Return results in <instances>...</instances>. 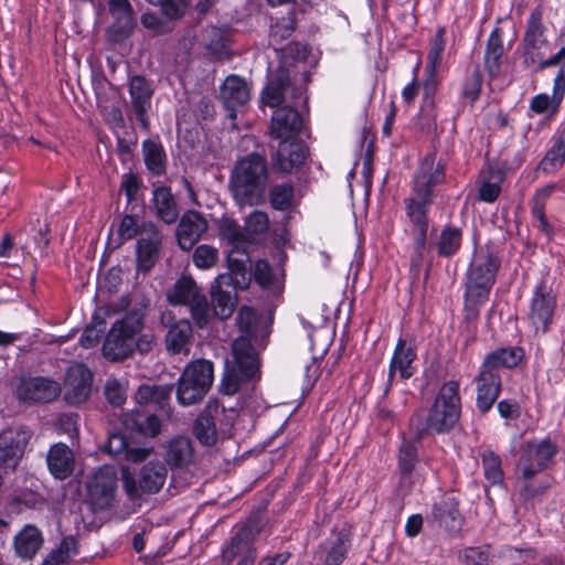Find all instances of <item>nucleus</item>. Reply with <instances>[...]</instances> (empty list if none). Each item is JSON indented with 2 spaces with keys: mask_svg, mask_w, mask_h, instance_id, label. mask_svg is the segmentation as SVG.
I'll return each mask as SVG.
<instances>
[{
  "mask_svg": "<svg viewBox=\"0 0 565 565\" xmlns=\"http://www.w3.org/2000/svg\"><path fill=\"white\" fill-rule=\"evenodd\" d=\"M445 169L436 156L427 154L419 167L414 180L413 195L405 201L407 215L413 222L416 231V244L423 248L426 243L428 228L427 206L431 202V188L444 181Z\"/></svg>",
  "mask_w": 565,
  "mask_h": 565,
  "instance_id": "nucleus-1",
  "label": "nucleus"
},
{
  "mask_svg": "<svg viewBox=\"0 0 565 565\" xmlns=\"http://www.w3.org/2000/svg\"><path fill=\"white\" fill-rule=\"evenodd\" d=\"M500 260L489 250L473 253L465 280V312L467 320H476L480 307L488 300L495 282Z\"/></svg>",
  "mask_w": 565,
  "mask_h": 565,
  "instance_id": "nucleus-2",
  "label": "nucleus"
},
{
  "mask_svg": "<svg viewBox=\"0 0 565 565\" xmlns=\"http://www.w3.org/2000/svg\"><path fill=\"white\" fill-rule=\"evenodd\" d=\"M267 184L266 160L259 154L241 159L231 174V190L237 204H258Z\"/></svg>",
  "mask_w": 565,
  "mask_h": 565,
  "instance_id": "nucleus-3",
  "label": "nucleus"
},
{
  "mask_svg": "<svg viewBox=\"0 0 565 565\" xmlns=\"http://www.w3.org/2000/svg\"><path fill=\"white\" fill-rule=\"evenodd\" d=\"M233 361L226 362V369L221 382L223 394L232 396L245 383L254 381L258 374V360L247 339H236L232 344Z\"/></svg>",
  "mask_w": 565,
  "mask_h": 565,
  "instance_id": "nucleus-4",
  "label": "nucleus"
},
{
  "mask_svg": "<svg viewBox=\"0 0 565 565\" xmlns=\"http://www.w3.org/2000/svg\"><path fill=\"white\" fill-rule=\"evenodd\" d=\"M461 414V399L459 395V383L448 381L439 388L431 407L429 408L426 424L417 434L434 431L441 434L450 430L459 420Z\"/></svg>",
  "mask_w": 565,
  "mask_h": 565,
  "instance_id": "nucleus-5",
  "label": "nucleus"
},
{
  "mask_svg": "<svg viewBox=\"0 0 565 565\" xmlns=\"http://www.w3.org/2000/svg\"><path fill=\"white\" fill-rule=\"evenodd\" d=\"M143 317L129 312L114 322L103 344V354L110 361L128 358L135 351V337L141 333Z\"/></svg>",
  "mask_w": 565,
  "mask_h": 565,
  "instance_id": "nucleus-6",
  "label": "nucleus"
},
{
  "mask_svg": "<svg viewBox=\"0 0 565 565\" xmlns=\"http://www.w3.org/2000/svg\"><path fill=\"white\" fill-rule=\"evenodd\" d=\"M214 380L212 362L195 360L188 364L178 381L177 398L183 406L202 401L210 391Z\"/></svg>",
  "mask_w": 565,
  "mask_h": 565,
  "instance_id": "nucleus-7",
  "label": "nucleus"
},
{
  "mask_svg": "<svg viewBox=\"0 0 565 565\" xmlns=\"http://www.w3.org/2000/svg\"><path fill=\"white\" fill-rule=\"evenodd\" d=\"M168 478V469L160 460L146 462L136 479L128 470L122 471V487L131 499L140 498L142 494L158 493L164 486Z\"/></svg>",
  "mask_w": 565,
  "mask_h": 565,
  "instance_id": "nucleus-8",
  "label": "nucleus"
},
{
  "mask_svg": "<svg viewBox=\"0 0 565 565\" xmlns=\"http://www.w3.org/2000/svg\"><path fill=\"white\" fill-rule=\"evenodd\" d=\"M171 305H184L191 310V315L199 327L207 322L209 305L205 295L198 287L192 277H181L167 295Z\"/></svg>",
  "mask_w": 565,
  "mask_h": 565,
  "instance_id": "nucleus-9",
  "label": "nucleus"
},
{
  "mask_svg": "<svg viewBox=\"0 0 565 565\" xmlns=\"http://www.w3.org/2000/svg\"><path fill=\"white\" fill-rule=\"evenodd\" d=\"M117 471L104 465L95 470L86 482L87 499L94 509L103 510L114 501L117 490Z\"/></svg>",
  "mask_w": 565,
  "mask_h": 565,
  "instance_id": "nucleus-10",
  "label": "nucleus"
},
{
  "mask_svg": "<svg viewBox=\"0 0 565 565\" xmlns=\"http://www.w3.org/2000/svg\"><path fill=\"white\" fill-rule=\"evenodd\" d=\"M562 64L557 75L554 78L553 95L539 94L531 99V109L537 114L548 110H556L565 93V45L553 56L541 63V66Z\"/></svg>",
  "mask_w": 565,
  "mask_h": 565,
  "instance_id": "nucleus-11",
  "label": "nucleus"
},
{
  "mask_svg": "<svg viewBox=\"0 0 565 565\" xmlns=\"http://www.w3.org/2000/svg\"><path fill=\"white\" fill-rule=\"evenodd\" d=\"M31 431L24 427L8 428L0 433V468L14 469L24 454Z\"/></svg>",
  "mask_w": 565,
  "mask_h": 565,
  "instance_id": "nucleus-12",
  "label": "nucleus"
},
{
  "mask_svg": "<svg viewBox=\"0 0 565 565\" xmlns=\"http://www.w3.org/2000/svg\"><path fill=\"white\" fill-rule=\"evenodd\" d=\"M93 374L89 369L76 363L71 365L64 379V397L71 405L86 402L92 392Z\"/></svg>",
  "mask_w": 565,
  "mask_h": 565,
  "instance_id": "nucleus-13",
  "label": "nucleus"
},
{
  "mask_svg": "<svg viewBox=\"0 0 565 565\" xmlns=\"http://www.w3.org/2000/svg\"><path fill=\"white\" fill-rule=\"evenodd\" d=\"M162 323L168 328L164 344L170 354L189 355L193 330L189 320H174L171 312H164L161 317Z\"/></svg>",
  "mask_w": 565,
  "mask_h": 565,
  "instance_id": "nucleus-14",
  "label": "nucleus"
},
{
  "mask_svg": "<svg viewBox=\"0 0 565 565\" xmlns=\"http://www.w3.org/2000/svg\"><path fill=\"white\" fill-rule=\"evenodd\" d=\"M61 392L60 384L46 377L21 379L17 387V396L24 402L49 403Z\"/></svg>",
  "mask_w": 565,
  "mask_h": 565,
  "instance_id": "nucleus-15",
  "label": "nucleus"
},
{
  "mask_svg": "<svg viewBox=\"0 0 565 565\" xmlns=\"http://www.w3.org/2000/svg\"><path fill=\"white\" fill-rule=\"evenodd\" d=\"M235 287L231 274L216 276L211 287L213 311L221 320L230 318L236 306Z\"/></svg>",
  "mask_w": 565,
  "mask_h": 565,
  "instance_id": "nucleus-16",
  "label": "nucleus"
},
{
  "mask_svg": "<svg viewBox=\"0 0 565 565\" xmlns=\"http://www.w3.org/2000/svg\"><path fill=\"white\" fill-rule=\"evenodd\" d=\"M555 455V447L548 440L529 443L520 458V469L524 479L533 478L543 470L547 461Z\"/></svg>",
  "mask_w": 565,
  "mask_h": 565,
  "instance_id": "nucleus-17",
  "label": "nucleus"
},
{
  "mask_svg": "<svg viewBox=\"0 0 565 565\" xmlns=\"http://www.w3.org/2000/svg\"><path fill=\"white\" fill-rule=\"evenodd\" d=\"M477 407L487 413L491 409L501 391V376L494 369L482 363L476 379Z\"/></svg>",
  "mask_w": 565,
  "mask_h": 565,
  "instance_id": "nucleus-18",
  "label": "nucleus"
},
{
  "mask_svg": "<svg viewBox=\"0 0 565 565\" xmlns=\"http://www.w3.org/2000/svg\"><path fill=\"white\" fill-rule=\"evenodd\" d=\"M161 236L156 226L151 223L145 224L137 242L138 268L148 271L153 267L159 256Z\"/></svg>",
  "mask_w": 565,
  "mask_h": 565,
  "instance_id": "nucleus-19",
  "label": "nucleus"
},
{
  "mask_svg": "<svg viewBox=\"0 0 565 565\" xmlns=\"http://www.w3.org/2000/svg\"><path fill=\"white\" fill-rule=\"evenodd\" d=\"M209 224L202 214L195 211L185 212L177 228L178 245L183 250H190L207 231Z\"/></svg>",
  "mask_w": 565,
  "mask_h": 565,
  "instance_id": "nucleus-20",
  "label": "nucleus"
},
{
  "mask_svg": "<svg viewBox=\"0 0 565 565\" xmlns=\"http://www.w3.org/2000/svg\"><path fill=\"white\" fill-rule=\"evenodd\" d=\"M415 359L416 351L414 345L406 340L399 339L390 362L387 388L392 385L396 373L403 380L409 379L414 374L415 367L413 363Z\"/></svg>",
  "mask_w": 565,
  "mask_h": 565,
  "instance_id": "nucleus-21",
  "label": "nucleus"
},
{
  "mask_svg": "<svg viewBox=\"0 0 565 565\" xmlns=\"http://www.w3.org/2000/svg\"><path fill=\"white\" fill-rule=\"evenodd\" d=\"M249 86L239 76H227L223 85L221 86V99L226 109L230 110L228 116L231 119L236 118L235 109L237 107L244 106L249 100Z\"/></svg>",
  "mask_w": 565,
  "mask_h": 565,
  "instance_id": "nucleus-22",
  "label": "nucleus"
},
{
  "mask_svg": "<svg viewBox=\"0 0 565 565\" xmlns=\"http://www.w3.org/2000/svg\"><path fill=\"white\" fill-rule=\"evenodd\" d=\"M302 127V118L298 111L289 107L278 108L271 118L270 135L274 139H289L298 137Z\"/></svg>",
  "mask_w": 565,
  "mask_h": 565,
  "instance_id": "nucleus-23",
  "label": "nucleus"
},
{
  "mask_svg": "<svg viewBox=\"0 0 565 565\" xmlns=\"http://www.w3.org/2000/svg\"><path fill=\"white\" fill-rule=\"evenodd\" d=\"M554 312V299L550 292H545L539 287L531 300L527 320L535 330L546 331Z\"/></svg>",
  "mask_w": 565,
  "mask_h": 565,
  "instance_id": "nucleus-24",
  "label": "nucleus"
},
{
  "mask_svg": "<svg viewBox=\"0 0 565 565\" xmlns=\"http://www.w3.org/2000/svg\"><path fill=\"white\" fill-rule=\"evenodd\" d=\"M307 156V149L303 143L298 141V137L280 139L275 160L276 167L282 172H290L298 168Z\"/></svg>",
  "mask_w": 565,
  "mask_h": 565,
  "instance_id": "nucleus-25",
  "label": "nucleus"
},
{
  "mask_svg": "<svg viewBox=\"0 0 565 565\" xmlns=\"http://www.w3.org/2000/svg\"><path fill=\"white\" fill-rule=\"evenodd\" d=\"M44 542L42 532L32 524L24 525L13 537L15 554L24 559L33 558Z\"/></svg>",
  "mask_w": 565,
  "mask_h": 565,
  "instance_id": "nucleus-26",
  "label": "nucleus"
},
{
  "mask_svg": "<svg viewBox=\"0 0 565 565\" xmlns=\"http://www.w3.org/2000/svg\"><path fill=\"white\" fill-rule=\"evenodd\" d=\"M524 43L526 58H530L533 63L541 64L544 62L541 49L545 46V40L543 39L541 14L539 12H532L529 18Z\"/></svg>",
  "mask_w": 565,
  "mask_h": 565,
  "instance_id": "nucleus-27",
  "label": "nucleus"
},
{
  "mask_svg": "<svg viewBox=\"0 0 565 565\" xmlns=\"http://www.w3.org/2000/svg\"><path fill=\"white\" fill-rule=\"evenodd\" d=\"M47 467L56 479H66L74 469L73 451L64 444H55L47 454Z\"/></svg>",
  "mask_w": 565,
  "mask_h": 565,
  "instance_id": "nucleus-28",
  "label": "nucleus"
},
{
  "mask_svg": "<svg viewBox=\"0 0 565 565\" xmlns=\"http://www.w3.org/2000/svg\"><path fill=\"white\" fill-rule=\"evenodd\" d=\"M129 93L132 105L140 121L146 127L145 113L150 107L152 89L149 83L141 76H134L129 83Z\"/></svg>",
  "mask_w": 565,
  "mask_h": 565,
  "instance_id": "nucleus-29",
  "label": "nucleus"
},
{
  "mask_svg": "<svg viewBox=\"0 0 565 565\" xmlns=\"http://www.w3.org/2000/svg\"><path fill=\"white\" fill-rule=\"evenodd\" d=\"M108 454L114 456L124 455L130 462H141L151 455V448H128L125 437L119 433L110 434L106 445Z\"/></svg>",
  "mask_w": 565,
  "mask_h": 565,
  "instance_id": "nucleus-30",
  "label": "nucleus"
},
{
  "mask_svg": "<svg viewBox=\"0 0 565 565\" xmlns=\"http://www.w3.org/2000/svg\"><path fill=\"white\" fill-rule=\"evenodd\" d=\"M193 448L186 437L171 439L166 446V460L173 467H185L192 462Z\"/></svg>",
  "mask_w": 565,
  "mask_h": 565,
  "instance_id": "nucleus-31",
  "label": "nucleus"
},
{
  "mask_svg": "<svg viewBox=\"0 0 565 565\" xmlns=\"http://www.w3.org/2000/svg\"><path fill=\"white\" fill-rule=\"evenodd\" d=\"M565 162V124L553 138V145L540 163L545 173H554Z\"/></svg>",
  "mask_w": 565,
  "mask_h": 565,
  "instance_id": "nucleus-32",
  "label": "nucleus"
},
{
  "mask_svg": "<svg viewBox=\"0 0 565 565\" xmlns=\"http://www.w3.org/2000/svg\"><path fill=\"white\" fill-rule=\"evenodd\" d=\"M504 53L503 41L500 29H494L487 43L484 53V66L491 77L498 76L501 68Z\"/></svg>",
  "mask_w": 565,
  "mask_h": 565,
  "instance_id": "nucleus-33",
  "label": "nucleus"
},
{
  "mask_svg": "<svg viewBox=\"0 0 565 565\" xmlns=\"http://www.w3.org/2000/svg\"><path fill=\"white\" fill-rule=\"evenodd\" d=\"M444 50H445V30L443 28H439L429 44V51H428V55H427V65H426V71L428 73L426 88H429L430 86H431V88H434L436 85L435 76L440 66Z\"/></svg>",
  "mask_w": 565,
  "mask_h": 565,
  "instance_id": "nucleus-34",
  "label": "nucleus"
},
{
  "mask_svg": "<svg viewBox=\"0 0 565 565\" xmlns=\"http://www.w3.org/2000/svg\"><path fill=\"white\" fill-rule=\"evenodd\" d=\"M152 201L157 215L164 223L172 224L177 221L179 212L173 195L168 188H156Z\"/></svg>",
  "mask_w": 565,
  "mask_h": 565,
  "instance_id": "nucleus-35",
  "label": "nucleus"
},
{
  "mask_svg": "<svg viewBox=\"0 0 565 565\" xmlns=\"http://www.w3.org/2000/svg\"><path fill=\"white\" fill-rule=\"evenodd\" d=\"M253 553V563L255 562L257 552L250 545L248 533L245 530H241L235 536L232 537L231 542L224 547L222 552L223 559L230 564L237 556H242V558H246L249 554Z\"/></svg>",
  "mask_w": 565,
  "mask_h": 565,
  "instance_id": "nucleus-36",
  "label": "nucleus"
},
{
  "mask_svg": "<svg viewBox=\"0 0 565 565\" xmlns=\"http://www.w3.org/2000/svg\"><path fill=\"white\" fill-rule=\"evenodd\" d=\"M523 358V351L520 348L500 349L487 355L483 363L500 373L501 369H511L516 366Z\"/></svg>",
  "mask_w": 565,
  "mask_h": 565,
  "instance_id": "nucleus-37",
  "label": "nucleus"
},
{
  "mask_svg": "<svg viewBox=\"0 0 565 565\" xmlns=\"http://www.w3.org/2000/svg\"><path fill=\"white\" fill-rule=\"evenodd\" d=\"M125 425L145 436H156L160 433L161 422L154 415H146L139 411L132 412L125 419Z\"/></svg>",
  "mask_w": 565,
  "mask_h": 565,
  "instance_id": "nucleus-38",
  "label": "nucleus"
},
{
  "mask_svg": "<svg viewBox=\"0 0 565 565\" xmlns=\"http://www.w3.org/2000/svg\"><path fill=\"white\" fill-rule=\"evenodd\" d=\"M143 158L148 170L156 175L163 173L166 154L161 145L153 140H146L142 145Z\"/></svg>",
  "mask_w": 565,
  "mask_h": 565,
  "instance_id": "nucleus-39",
  "label": "nucleus"
},
{
  "mask_svg": "<svg viewBox=\"0 0 565 565\" xmlns=\"http://www.w3.org/2000/svg\"><path fill=\"white\" fill-rule=\"evenodd\" d=\"M557 188L558 185L556 183L546 184L545 186L539 189L532 199V214L537 220L540 228L544 232H547L548 230L547 220L544 214V207L546 201Z\"/></svg>",
  "mask_w": 565,
  "mask_h": 565,
  "instance_id": "nucleus-40",
  "label": "nucleus"
},
{
  "mask_svg": "<svg viewBox=\"0 0 565 565\" xmlns=\"http://www.w3.org/2000/svg\"><path fill=\"white\" fill-rule=\"evenodd\" d=\"M115 22L109 26L107 34L114 42H121L132 33L136 22L132 17V11L113 15Z\"/></svg>",
  "mask_w": 565,
  "mask_h": 565,
  "instance_id": "nucleus-41",
  "label": "nucleus"
},
{
  "mask_svg": "<svg viewBox=\"0 0 565 565\" xmlns=\"http://www.w3.org/2000/svg\"><path fill=\"white\" fill-rule=\"evenodd\" d=\"M217 227L221 237L232 245H238L247 238L241 226L228 216H222L217 221Z\"/></svg>",
  "mask_w": 565,
  "mask_h": 565,
  "instance_id": "nucleus-42",
  "label": "nucleus"
},
{
  "mask_svg": "<svg viewBox=\"0 0 565 565\" xmlns=\"http://www.w3.org/2000/svg\"><path fill=\"white\" fill-rule=\"evenodd\" d=\"M482 465L486 479L491 484H500L503 481V471L501 469V459L492 450H486L482 454Z\"/></svg>",
  "mask_w": 565,
  "mask_h": 565,
  "instance_id": "nucleus-43",
  "label": "nucleus"
},
{
  "mask_svg": "<svg viewBox=\"0 0 565 565\" xmlns=\"http://www.w3.org/2000/svg\"><path fill=\"white\" fill-rule=\"evenodd\" d=\"M350 546L347 534H338L331 542L327 552L326 565H340Z\"/></svg>",
  "mask_w": 565,
  "mask_h": 565,
  "instance_id": "nucleus-44",
  "label": "nucleus"
},
{
  "mask_svg": "<svg viewBox=\"0 0 565 565\" xmlns=\"http://www.w3.org/2000/svg\"><path fill=\"white\" fill-rule=\"evenodd\" d=\"M419 448V436L414 440H404L399 449V468L404 473H409L415 467Z\"/></svg>",
  "mask_w": 565,
  "mask_h": 565,
  "instance_id": "nucleus-45",
  "label": "nucleus"
},
{
  "mask_svg": "<svg viewBox=\"0 0 565 565\" xmlns=\"http://www.w3.org/2000/svg\"><path fill=\"white\" fill-rule=\"evenodd\" d=\"M461 232L457 228L448 227L441 232L438 243V254L444 257L454 255L460 247Z\"/></svg>",
  "mask_w": 565,
  "mask_h": 565,
  "instance_id": "nucleus-46",
  "label": "nucleus"
},
{
  "mask_svg": "<svg viewBox=\"0 0 565 565\" xmlns=\"http://www.w3.org/2000/svg\"><path fill=\"white\" fill-rule=\"evenodd\" d=\"M194 434L201 444L210 446L216 440V429L213 419L207 414H201L195 420Z\"/></svg>",
  "mask_w": 565,
  "mask_h": 565,
  "instance_id": "nucleus-47",
  "label": "nucleus"
},
{
  "mask_svg": "<svg viewBox=\"0 0 565 565\" xmlns=\"http://www.w3.org/2000/svg\"><path fill=\"white\" fill-rule=\"evenodd\" d=\"M170 392L171 390L164 386L141 385L136 393V399L139 404H160L168 398Z\"/></svg>",
  "mask_w": 565,
  "mask_h": 565,
  "instance_id": "nucleus-48",
  "label": "nucleus"
},
{
  "mask_svg": "<svg viewBox=\"0 0 565 565\" xmlns=\"http://www.w3.org/2000/svg\"><path fill=\"white\" fill-rule=\"evenodd\" d=\"M192 259L198 268L211 269L218 262V250L211 245L202 244L194 249Z\"/></svg>",
  "mask_w": 565,
  "mask_h": 565,
  "instance_id": "nucleus-49",
  "label": "nucleus"
},
{
  "mask_svg": "<svg viewBox=\"0 0 565 565\" xmlns=\"http://www.w3.org/2000/svg\"><path fill=\"white\" fill-rule=\"evenodd\" d=\"M256 320L257 315L252 308L242 307L239 309L236 321L242 335L238 339L245 338L250 344V338L254 334Z\"/></svg>",
  "mask_w": 565,
  "mask_h": 565,
  "instance_id": "nucleus-50",
  "label": "nucleus"
},
{
  "mask_svg": "<svg viewBox=\"0 0 565 565\" xmlns=\"http://www.w3.org/2000/svg\"><path fill=\"white\" fill-rule=\"evenodd\" d=\"M77 554V542L73 536L62 540L58 547L53 550L47 556L53 557L58 564L67 563Z\"/></svg>",
  "mask_w": 565,
  "mask_h": 565,
  "instance_id": "nucleus-51",
  "label": "nucleus"
},
{
  "mask_svg": "<svg viewBox=\"0 0 565 565\" xmlns=\"http://www.w3.org/2000/svg\"><path fill=\"white\" fill-rule=\"evenodd\" d=\"M294 189L289 184L276 185L270 192V203L276 210H286L290 206Z\"/></svg>",
  "mask_w": 565,
  "mask_h": 565,
  "instance_id": "nucleus-52",
  "label": "nucleus"
},
{
  "mask_svg": "<svg viewBox=\"0 0 565 565\" xmlns=\"http://www.w3.org/2000/svg\"><path fill=\"white\" fill-rule=\"evenodd\" d=\"M107 401L114 406H120L126 399L125 388L116 379H108L105 384Z\"/></svg>",
  "mask_w": 565,
  "mask_h": 565,
  "instance_id": "nucleus-53",
  "label": "nucleus"
},
{
  "mask_svg": "<svg viewBox=\"0 0 565 565\" xmlns=\"http://www.w3.org/2000/svg\"><path fill=\"white\" fill-rule=\"evenodd\" d=\"M97 319L98 316H95L92 326H88L79 338V344L85 349L95 347L99 341L103 322H97Z\"/></svg>",
  "mask_w": 565,
  "mask_h": 565,
  "instance_id": "nucleus-54",
  "label": "nucleus"
},
{
  "mask_svg": "<svg viewBox=\"0 0 565 565\" xmlns=\"http://www.w3.org/2000/svg\"><path fill=\"white\" fill-rule=\"evenodd\" d=\"M269 220L266 213L254 211L246 220V231L250 234H262L268 230Z\"/></svg>",
  "mask_w": 565,
  "mask_h": 565,
  "instance_id": "nucleus-55",
  "label": "nucleus"
},
{
  "mask_svg": "<svg viewBox=\"0 0 565 565\" xmlns=\"http://www.w3.org/2000/svg\"><path fill=\"white\" fill-rule=\"evenodd\" d=\"M137 220L131 215H125L118 226V235L121 242L134 238L137 234H140Z\"/></svg>",
  "mask_w": 565,
  "mask_h": 565,
  "instance_id": "nucleus-56",
  "label": "nucleus"
},
{
  "mask_svg": "<svg viewBox=\"0 0 565 565\" xmlns=\"http://www.w3.org/2000/svg\"><path fill=\"white\" fill-rule=\"evenodd\" d=\"M481 75L478 71H473L466 79L462 95L466 99L473 103L481 90Z\"/></svg>",
  "mask_w": 565,
  "mask_h": 565,
  "instance_id": "nucleus-57",
  "label": "nucleus"
},
{
  "mask_svg": "<svg viewBox=\"0 0 565 565\" xmlns=\"http://www.w3.org/2000/svg\"><path fill=\"white\" fill-rule=\"evenodd\" d=\"M254 277L255 280L263 287H269L274 285L275 281V275L273 274L271 267L264 259L256 262Z\"/></svg>",
  "mask_w": 565,
  "mask_h": 565,
  "instance_id": "nucleus-58",
  "label": "nucleus"
},
{
  "mask_svg": "<svg viewBox=\"0 0 565 565\" xmlns=\"http://www.w3.org/2000/svg\"><path fill=\"white\" fill-rule=\"evenodd\" d=\"M189 3L186 0H160V7L164 15L170 19L181 18Z\"/></svg>",
  "mask_w": 565,
  "mask_h": 565,
  "instance_id": "nucleus-59",
  "label": "nucleus"
},
{
  "mask_svg": "<svg viewBox=\"0 0 565 565\" xmlns=\"http://www.w3.org/2000/svg\"><path fill=\"white\" fill-rule=\"evenodd\" d=\"M284 99L282 87L271 83L263 92V102L269 107H278Z\"/></svg>",
  "mask_w": 565,
  "mask_h": 565,
  "instance_id": "nucleus-60",
  "label": "nucleus"
},
{
  "mask_svg": "<svg viewBox=\"0 0 565 565\" xmlns=\"http://www.w3.org/2000/svg\"><path fill=\"white\" fill-rule=\"evenodd\" d=\"M500 182L499 181H486L481 184L479 190V198L481 201L492 203L497 200L500 194Z\"/></svg>",
  "mask_w": 565,
  "mask_h": 565,
  "instance_id": "nucleus-61",
  "label": "nucleus"
},
{
  "mask_svg": "<svg viewBox=\"0 0 565 565\" xmlns=\"http://www.w3.org/2000/svg\"><path fill=\"white\" fill-rule=\"evenodd\" d=\"M498 412L503 418H518L520 416V406L515 401L502 399L498 404Z\"/></svg>",
  "mask_w": 565,
  "mask_h": 565,
  "instance_id": "nucleus-62",
  "label": "nucleus"
},
{
  "mask_svg": "<svg viewBox=\"0 0 565 565\" xmlns=\"http://www.w3.org/2000/svg\"><path fill=\"white\" fill-rule=\"evenodd\" d=\"M156 342V338L151 333H142L135 337V350L140 353H148Z\"/></svg>",
  "mask_w": 565,
  "mask_h": 565,
  "instance_id": "nucleus-63",
  "label": "nucleus"
},
{
  "mask_svg": "<svg viewBox=\"0 0 565 565\" xmlns=\"http://www.w3.org/2000/svg\"><path fill=\"white\" fill-rule=\"evenodd\" d=\"M121 190L125 192L128 201H131L138 191V180L136 175L125 174L121 182Z\"/></svg>",
  "mask_w": 565,
  "mask_h": 565,
  "instance_id": "nucleus-64",
  "label": "nucleus"
}]
</instances>
